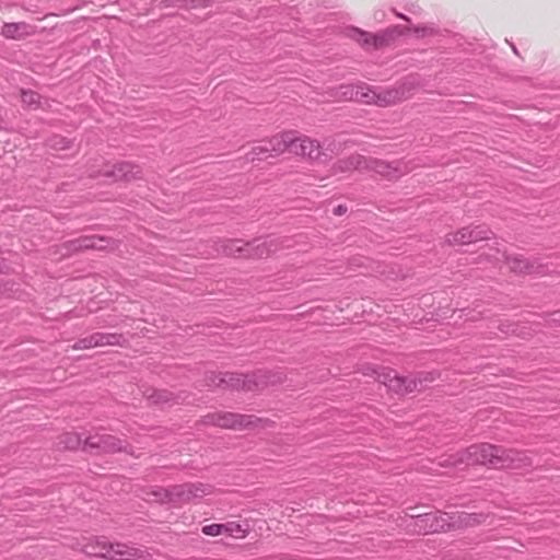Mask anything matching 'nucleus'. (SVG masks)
<instances>
[{
  "label": "nucleus",
  "instance_id": "nucleus-13",
  "mask_svg": "<svg viewBox=\"0 0 560 560\" xmlns=\"http://www.w3.org/2000/svg\"><path fill=\"white\" fill-rule=\"evenodd\" d=\"M490 250L494 252V253L488 254V257L490 259L499 261V260H501V258H504L509 268L516 273L537 272L540 267V265L535 259H529L522 255L508 256V255H505L504 252H501V249L499 247H495V248L491 247Z\"/></svg>",
  "mask_w": 560,
  "mask_h": 560
},
{
  "label": "nucleus",
  "instance_id": "nucleus-26",
  "mask_svg": "<svg viewBox=\"0 0 560 560\" xmlns=\"http://www.w3.org/2000/svg\"><path fill=\"white\" fill-rule=\"evenodd\" d=\"M83 446L81 435L77 432H67L58 438L57 446L60 450H77Z\"/></svg>",
  "mask_w": 560,
  "mask_h": 560
},
{
  "label": "nucleus",
  "instance_id": "nucleus-18",
  "mask_svg": "<svg viewBox=\"0 0 560 560\" xmlns=\"http://www.w3.org/2000/svg\"><path fill=\"white\" fill-rule=\"evenodd\" d=\"M175 497L178 504L189 502L192 499L203 498L213 493V487L203 482L176 485Z\"/></svg>",
  "mask_w": 560,
  "mask_h": 560
},
{
  "label": "nucleus",
  "instance_id": "nucleus-6",
  "mask_svg": "<svg viewBox=\"0 0 560 560\" xmlns=\"http://www.w3.org/2000/svg\"><path fill=\"white\" fill-rule=\"evenodd\" d=\"M206 382L208 386L245 390L259 389L271 383L266 371H258L246 375L230 372H210L206 376Z\"/></svg>",
  "mask_w": 560,
  "mask_h": 560
},
{
  "label": "nucleus",
  "instance_id": "nucleus-32",
  "mask_svg": "<svg viewBox=\"0 0 560 560\" xmlns=\"http://www.w3.org/2000/svg\"><path fill=\"white\" fill-rule=\"evenodd\" d=\"M104 164H105V163H103L102 165H100V168H98V170H94V168H95V165H92V168L90 170V176H91V177H93V176L91 175V173H92V172H100V171L102 170V167H103V165H104Z\"/></svg>",
  "mask_w": 560,
  "mask_h": 560
},
{
  "label": "nucleus",
  "instance_id": "nucleus-33",
  "mask_svg": "<svg viewBox=\"0 0 560 560\" xmlns=\"http://www.w3.org/2000/svg\"><path fill=\"white\" fill-rule=\"evenodd\" d=\"M397 16H399L400 19H404V20H406V21H409V19H408L407 16H405V15H402V14H400V13H398V14H397Z\"/></svg>",
  "mask_w": 560,
  "mask_h": 560
},
{
  "label": "nucleus",
  "instance_id": "nucleus-4",
  "mask_svg": "<svg viewBox=\"0 0 560 560\" xmlns=\"http://www.w3.org/2000/svg\"><path fill=\"white\" fill-rule=\"evenodd\" d=\"M75 548L88 556L107 560H135L143 556L140 549L121 542L112 544L105 537H83Z\"/></svg>",
  "mask_w": 560,
  "mask_h": 560
},
{
  "label": "nucleus",
  "instance_id": "nucleus-15",
  "mask_svg": "<svg viewBox=\"0 0 560 560\" xmlns=\"http://www.w3.org/2000/svg\"><path fill=\"white\" fill-rule=\"evenodd\" d=\"M207 422L225 429H245L254 425L255 418L232 412H218L209 415Z\"/></svg>",
  "mask_w": 560,
  "mask_h": 560
},
{
  "label": "nucleus",
  "instance_id": "nucleus-12",
  "mask_svg": "<svg viewBox=\"0 0 560 560\" xmlns=\"http://www.w3.org/2000/svg\"><path fill=\"white\" fill-rule=\"evenodd\" d=\"M83 450L91 453L128 452V444L110 434H93L83 442Z\"/></svg>",
  "mask_w": 560,
  "mask_h": 560
},
{
  "label": "nucleus",
  "instance_id": "nucleus-24",
  "mask_svg": "<svg viewBox=\"0 0 560 560\" xmlns=\"http://www.w3.org/2000/svg\"><path fill=\"white\" fill-rule=\"evenodd\" d=\"M368 159L361 154H352L345 159L338 160L331 167L334 175L338 173L351 172L354 170H366Z\"/></svg>",
  "mask_w": 560,
  "mask_h": 560
},
{
  "label": "nucleus",
  "instance_id": "nucleus-22",
  "mask_svg": "<svg viewBox=\"0 0 560 560\" xmlns=\"http://www.w3.org/2000/svg\"><path fill=\"white\" fill-rule=\"evenodd\" d=\"M36 33L33 25L26 22L4 23L0 34L7 39L20 40Z\"/></svg>",
  "mask_w": 560,
  "mask_h": 560
},
{
  "label": "nucleus",
  "instance_id": "nucleus-5",
  "mask_svg": "<svg viewBox=\"0 0 560 560\" xmlns=\"http://www.w3.org/2000/svg\"><path fill=\"white\" fill-rule=\"evenodd\" d=\"M342 96L350 101H357L368 105L390 106L407 97L404 89H388L376 92L369 85H345L341 86Z\"/></svg>",
  "mask_w": 560,
  "mask_h": 560
},
{
  "label": "nucleus",
  "instance_id": "nucleus-2",
  "mask_svg": "<svg viewBox=\"0 0 560 560\" xmlns=\"http://www.w3.org/2000/svg\"><path fill=\"white\" fill-rule=\"evenodd\" d=\"M487 515L483 513H445L434 512L412 517L413 530L418 534H432L450 529L471 527L483 523Z\"/></svg>",
  "mask_w": 560,
  "mask_h": 560
},
{
  "label": "nucleus",
  "instance_id": "nucleus-29",
  "mask_svg": "<svg viewBox=\"0 0 560 560\" xmlns=\"http://www.w3.org/2000/svg\"><path fill=\"white\" fill-rule=\"evenodd\" d=\"M22 103L33 109L42 106L40 95L34 91H22L21 93Z\"/></svg>",
  "mask_w": 560,
  "mask_h": 560
},
{
  "label": "nucleus",
  "instance_id": "nucleus-31",
  "mask_svg": "<svg viewBox=\"0 0 560 560\" xmlns=\"http://www.w3.org/2000/svg\"><path fill=\"white\" fill-rule=\"evenodd\" d=\"M346 211V208L343 206H338L336 209H335V213L336 214H342L345 213Z\"/></svg>",
  "mask_w": 560,
  "mask_h": 560
},
{
  "label": "nucleus",
  "instance_id": "nucleus-7",
  "mask_svg": "<svg viewBox=\"0 0 560 560\" xmlns=\"http://www.w3.org/2000/svg\"><path fill=\"white\" fill-rule=\"evenodd\" d=\"M361 371L363 375L375 377L388 389L400 395L412 393L418 386V381L416 378L410 376H400L395 370L389 368L366 364L362 366Z\"/></svg>",
  "mask_w": 560,
  "mask_h": 560
},
{
  "label": "nucleus",
  "instance_id": "nucleus-19",
  "mask_svg": "<svg viewBox=\"0 0 560 560\" xmlns=\"http://www.w3.org/2000/svg\"><path fill=\"white\" fill-rule=\"evenodd\" d=\"M201 532L207 536H220L228 535L233 538L242 539L248 534V529L243 527L240 523L228 522L224 524H210L205 525Z\"/></svg>",
  "mask_w": 560,
  "mask_h": 560
},
{
  "label": "nucleus",
  "instance_id": "nucleus-30",
  "mask_svg": "<svg viewBox=\"0 0 560 560\" xmlns=\"http://www.w3.org/2000/svg\"><path fill=\"white\" fill-rule=\"evenodd\" d=\"M71 145H72V141L65 137H61V136H54L49 140V147L57 151L68 150L71 148Z\"/></svg>",
  "mask_w": 560,
  "mask_h": 560
},
{
  "label": "nucleus",
  "instance_id": "nucleus-14",
  "mask_svg": "<svg viewBox=\"0 0 560 560\" xmlns=\"http://www.w3.org/2000/svg\"><path fill=\"white\" fill-rule=\"evenodd\" d=\"M125 338L118 334L94 332L88 337L75 341L71 348L73 350H88L104 346H124Z\"/></svg>",
  "mask_w": 560,
  "mask_h": 560
},
{
  "label": "nucleus",
  "instance_id": "nucleus-9",
  "mask_svg": "<svg viewBox=\"0 0 560 560\" xmlns=\"http://www.w3.org/2000/svg\"><path fill=\"white\" fill-rule=\"evenodd\" d=\"M94 177H104L112 182H131L142 178V168L132 162L122 161L105 163L100 172H92Z\"/></svg>",
  "mask_w": 560,
  "mask_h": 560
},
{
  "label": "nucleus",
  "instance_id": "nucleus-21",
  "mask_svg": "<svg viewBox=\"0 0 560 560\" xmlns=\"http://www.w3.org/2000/svg\"><path fill=\"white\" fill-rule=\"evenodd\" d=\"M175 492L176 485L170 488L152 486L142 489V498L150 502L178 504Z\"/></svg>",
  "mask_w": 560,
  "mask_h": 560
},
{
  "label": "nucleus",
  "instance_id": "nucleus-20",
  "mask_svg": "<svg viewBox=\"0 0 560 560\" xmlns=\"http://www.w3.org/2000/svg\"><path fill=\"white\" fill-rule=\"evenodd\" d=\"M366 171H373L388 179H394L406 172V166L401 162L387 163L381 160L368 159Z\"/></svg>",
  "mask_w": 560,
  "mask_h": 560
},
{
  "label": "nucleus",
  "instance_id": "nucleus-11",
  "mask_svg": "<svg viewBox=\"0 0 560 560\" xmlns=\"http://www.w3.org/2000/svg\"><path fill=\"white\" fill-rule=\"evenodd\" d=\"M493 232L483 224H470L445 235L444 242L450 246L469 245L479 241L490 240Z\"/></svg>",
  "mask_w": 560,
  "mask_h": 560
},
{
  "label": "nucleus",
  "instance_id": "nucleus-16",
  "mask_svg": "<svg viewBox=\"0 0 560 560\" xmlns=\"http://www.w3.org/2000/svg\"><path fill=\"white\" fill-rule=\"evenodd\" d=\"M67 253H74L83 249H97L105 250L114 248L115 243L113 240L104 236H81L77 240L70 241L65 244Z\"/></svg>",
  "mask_w": 560,
  "mask_h": 560
},
{
  "label": "nucleus",
  "instance_id": "nucleus-8",
  "mask_svg": "<svg viewBox=\"0 0 560 560\" xmlns=\"http://www.w3.org/2000/svg\"><path fill=\"white\" fill-rule=\"evenodd\" d=\"M296 143V131L288 130L272 136L270 139L254 145L247 154L252 161L262 160L268 155H280Z\"/></svg>",
  "mask_w": 560,
  "mask_h": 560
},
{
  "label": "nucleus",
  "instance_id": "nucleus-28",
  "mask_svg": "<svg viewBox=\"0 0 560 560\" xmlns=\"http://www.w3.org/2000/svg\"><path fill=\"white\" fill-rule=\"evenodd\" d=\"M212 0H165L166 7L179 5L187 9L208 7Z\"/></svg>",
  "mask_w": 560,
  "mask_h": 560
},
{
  "label": "nucleus",
  "instance_id": "nucleus-25",
  "mask_svg": "<svg viewBox=\"0 0 560 560\" xmlns=\"http://www.w3.org/2000/svg\"><path fill=\"white\" fill-rule=\"evenodd\" d=\"M246 243L242 240H226L220 243L218 252L230 257L245 258Z\"/></svg>",
  "mask_w": 560,
  "mask_h": 560
},
{
  "label": "nucleus",
  "instance_id": "nucleus-10",
  "mask_svg": "<svg viewBox=\"0 0 560 560\" xmlns=\"http://www.w3.org/2000/svg\"><path fill=\"white\" fill-rule=\"evenodd\" d=\"M94 177H104L112 182H131L142 178V168L132 162L122 161L105 163L100 172H92Z\"/></svg>",
  "mask_w": 560,
  "mask_h": 560
},
{
  "label": "nucleus",
  "instance_id": "nucleus-23",
  "mask_svg": "<svg viewBox=\"0 0 560 560\" xmlns=\"http://www.w3.org/2000/svg\"><path fill=\"white\" fill-rule=\"evenodd\" d=\"M277 248L278 246L273 240L248 242L246 243L245 258H265L275 253Z\"/></svg>",
  "mask_w": 560,
  "mask_h": 560
},
{
  "label": "nucleus",
  "instance_id": "nucleus-3",
  "mask_svg": "<svg viewBox=\"0 0 560 560\" xmlns=\"http://www.w3.org/2000/svg\"><path fill=\"white\" fill-rule=\"evenodd\" d=\"M412 33L418 38L434 36L439 33L433 24H423L413 27L393 26L378 33H369L363 30L352 27L348 31V37L358 43L365 50H377L389 46L398 36Z\"/></svg>",
  "mask_w": 560,
  "mask_h": 560
},
{
  "label": "nucleus",
  "instance_id": "nucleus-27",
  "mask_svg": "<svg viewBox=\"0 0 560 560\" xmlns=\"http://www.w3.org/2000/svg\"><path fill=\"white\" fill-rule=\"evenodd\" d=\"M148 399L153 404H172L175 401V397L173 393L167 389H153L151 394L148 395Z\"/></svg>",
  "mask_w": 560,
  "mask_h": 560
},
{
  "label": "nucleus",
  "instance_id": "nucleus-17",
  "mask_svg": "<svg viewBox=\"0 0 560 560\" xmlns=\"http://www.w3.org/2000/svg\"><path fill=\"white\" fill-rule=\"evenodd\" d=\"M292 152L313 161H320L323 158H327V154L323 151L320 143L307 136L296 135V143L293 145Z\"/></svg>",
  "mask_w": 560,
  "mask_h": 560
},
{
  "label": "nucleus",
  "instance_id": "nucleus-1",
  "mask_svg": "<svg viewBox=\"0 0 560 560\" xmlns=\"http://www.w3.org/2000/svg\"><path fill=\"white\" fill-rule=\"evenodd\" d=\"M462 464H480L493 468H521L529 464L528 456L520 451L481 443L471 445L440 462L442 467H457Z\"/></svg>",
  "mask_w": 560,
  "mask_h": 560
}]
</instances>
